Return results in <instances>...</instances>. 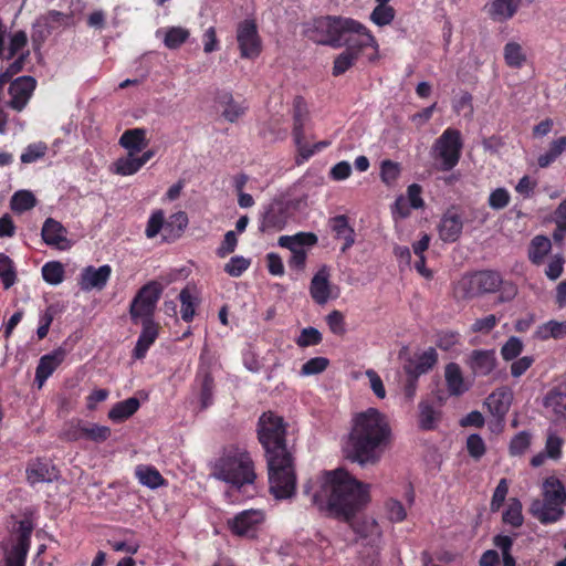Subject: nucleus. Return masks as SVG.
Wrapping results in <instances>:
<instances>
[{"label":"nucleus","instance_id":"59","mask_svg":"<svg viewBox=\"0 0 566 566\" xmlns=\"http://www.w3.org/2000/svg\"><path fill=\"white\" fill-rule=\"evenodd\" d=\"M532 442V436L526 432L522 431L515 434L510 443V453L512 455H521L523 454L531 446Z\"/></svg>","mask_w":566,"mask_h":566},{"label":"nucleus","instance_id":"36","mask_svg":"<svg viewBox=\"0 0 566 566\" xmlns=\"http://www.w3.org/2000/svg\"><path fill=\"white\" fill-rule=\"evenodd\" d=\"M503 57L506 65L512 69H521L527 61V54L523 45L513 40L504 45Z\"/></svg>","mask_w":566,"mask_h":566},{"label":"nucleus","instance_id":"4","mask_svg":"<svg viewBox=\"0 0 566 566\" xmlns=\"http://www.w3.org/2000/svg\"><path fill=\"white\" fill-rule=\"evenodd\" d=\"M269 483L271 494L276 500H287L295 494L296 476L291 459L287 455H271L268 459Z\"/></svg>","mask_w":566,"mask_h":566},{"label":"nucleus","instance_id":"28","mask_svg":"<svg viewBox=\"0 0 566 566\" xmlns=\"http://www.w3.org/2000/svg\"><path fill=\"white\" fill-rule=\"evenodd\" d=\"M119 145L126 149L128 154L139 155L148 145L146 129L133 128L125 130L119 138Z\"/></svg>","mask_w":566,"mask_h":566},{"label":"nucleus","instance_id":"18","mask_svg":"<svg viewBox=\"0 0 566 566\" xmlns=\"http://www.w3.org/2000/svg\"><path fill=\"white\" fill-rule=\"evenodd\" d=\"M264 521L261 510H245L229 521L231 531L238 536L253 537Z\"/></svg>","mask_w":566,"mask_h":566},{"label":"nucleus","instance_id":"11","mask_svg":"<svg viewBox=\"0 0 566 566\" xmlns=\"http://www.w3.org/2000/svg\"><path fill=\"white\" fill-rule=\"evenodd\" d=\"M161 294V286L157 282H150L144 285L130 304V316L134 322L138 319H151L156 304Z\"/></svg>","mask_w":566,"mask_h":566},{"label":"nucleus","instance_id":"55","mask_svg":"<svg viewBox=\"0 0 566 566\" xmlns=\"http://www.w3.org/2000/svg\"><path fill=\"white\" fill-rule=\"evenodd\" d=\"M165 213L163 210L154 211L147 222L145 230L146 237L149 239L155 238L160 231L165 234Z\"/></svg>","mask_w":566,"mask_h":566},{"label":"nucleus","instance_id":"24","mask_svg":"<svg viewBox=\"0 0 566 566\" xmlns=\"http://www.w3.org/2000/svg\"><path fill=\"white\" fill-rule=\"evenodd\" d=\"M462 228L461 217L454 211H448L443 214L438 226L439 237L444 242H454L462 233Z\"/></svg>","mask_w":566,"mask_h":566},{"label":"nucleus","instance_id":"45","mask_svg":"<svg viewBox=\"0 0 566 566\" xmlns=\"http://www.w3.org/2000/svg\"><path fill=\"white\" fill-rule=\"evenodd\" d=\"M552 243L547 237L536 235L528 249V258L534 264H541L546 256V254L551 251Z\"/></svg>","mask_w":566,"mask_h":566},{"label":"nucleus","instance_id":"34","mask_svg":"<svg viewBox=\"0 0 566 566\" xmlns=\"http://www.w3.org/2000/svg\"><path fill=\"white\" fill-rule=\"evenodd\" d=\"M156 36L163 39L166 48L176 50L189 39L190 32L184 27H167L158 29Z\"/></svg>","mask_w":566,"mask_h":566},{"label":"nucleus","instance_id":"25","mask_svg":"<svg viewBox=\"0 0 566 566\" xmlns=\"http://www.w3.org/2000/svg\"><path fill=\"white\" fill-rule=\"evenodd\" d=\"M65 358L64 349H55L52 353L41 357L35 371V380L39 387H42L45 380L54 373Z\"/></svg>","mask_w":566,"mask_h":566},{"label":"nucleus","instance_id":"31","mask_svg":"<svg viewBox=\"0 0 566 566\" xmlns=\"http://www.w3.org/2000/svg\"><path fill=\"white\" fill-rule=\"evenodd\" d=\"M27 476L31 484L51 482L57 478V471L55 467L49 462L34 461L29 464Z\"/></svg>","mask_w":566,"mask_h":566},{"label":"nucleus","instance_id":"8","mask_svg":"<svg viewBox=\"0 0 566 566\" xmlns=\"http://www.w3.org/2000/svg\"><path fill=\"white\" fill-rule=\"evenodd\" d=\"M31 534V524L28 521H21L19 523L18 535L3 547V566H25Z\"/></svg>","mask_w":566,"mask_h":566},{"label":"nucleus","instance_id":"48","mask_svg":"<svg viewBox=\"0 0 566 566\" xmlns=\"http://www.w3.org/2000/svg\"><path fill=\"white\" fill-rule=\"evenodd\" d=\"M358 56L359 54L356 53L355 51L346 49L335 59L333 66V75L338 76L344 74L348 69H350L355 64Z\"/></svg>","mask_w":566,"mask_h":566},{"label":"nucleus","instance_id":"16","mask_svg":"<svg viewBox=\"0 0 566 566\" xmlns=\"http://www.w3.org/2000/svg\"><path fill=\"white\" fill-rule=\"evenodd\" d=\"M35 87L36 81L32 76L15 78L8 88L9 98L7 105L15 112L23 111L32 97Z\"/></svg>","mask_w":566,"mask_h":566},{"label":"nucleus","instance_id":"63","mask_svg":"<svg viewBox=\"0 0 566 566\" xmlns=\"http://www.w3.org/2000/svg\"><path fill=\"white\" fill-rule=\"evenodd\" d=\"M295 342L300 347L317 345L322 342V334L314 327H306L301 331Z\"/></svg>","mask_w":566,"mask_h":566},{"label":"nucleus","instance_id":"5","mask_svg":"<svg viewBox=\"0 0 566 566\" xmlns=\"http://www.w3.org/2000/svg\"><path fill=\"white\" fill-rule=\"evenodd\" d=\"M259 440L263 446L266 459L271 455L290 454L285 444V424L283 419L272 412H265L259 420Z\"/></svg>","mask_w":566,"mask_h":566},{"label":"nucleus","instance_id":"49","mask_svg":"<svg viewBox=\"0 0 566 566\" xmlns=\"http://www.w3.org/2000/svg\"><path fill=\"white\" fill-rule=\"evenodd\" d=\"M395 9L389 4H377L370 13V20L378 27L390 24L395 19Z\"/></svg>","mask_w":566,"mask_h":566},{"label":"nucleus","instance_id":"30","mask_svg":"<svg viewBox=\"0 0 566 566\" xmlns=\"http://www.w3.org/2000/svg\"><path fill=\"white\" fill-rule=\"evenodd\" d=\"M28 38L25 32L23 31H17L10 36L9 48H8V59H12L15 55H19V57L11 64L9 71L11 73H18L22 70L23 66V60H24V52L22 50L27 45Z\"/></svg>","mask_w":566,"mask_h":566},{"label":"nucleus","instance_id":"58","mask_svg":"<svg viewBox=\"0 0 566 566\" xmlns=\"http://www.w3.org/2000/svg\"><path fill=\"white\" fill-rule=\"evenodd\" d=\"M48 147L44 143L30 144L21 154L23 164H32L41 159L46 154Z\"/></svg>","mask_w":566,"mask_h":566},{"label":"nucleus","instance_id":"29","mask_svg":"<svg viewBox=\"0 0 566 566\" xmlns=\"http://www.w3.org/2000/svg\"><path fill=\"white\" fill-rule=\"evenodd\" d=\"M216 103L221 109L222 116L231 123L240 118L245 112V107L239 103H235L233 101L232 94L227 91H221L217 94Z\"/></svg>","mask_w":566,"mask_h":566},{"label":"nucleus","instance_id":"52","mask_svg":"<svg viewBox=\"0 0 566 566\" xmlns=\"http://www.w3.org/2000/svg\"><path fill=\"white\" fill-rule=\"evenodd\" d=\"M0 277L4 289H10L17 280L13 262L3 253H0Z\"/></svg>","mask_w":566,"mask_h":566},{"label":"nucleus","instance_id":"51","mask_svg":"<svg viewBox=\"0 0 566 566\" xmlns=\"http://www.w3.org/2000/svg\"><path fill=\"white\" fill-rule=\"evenodd\" d=\"M385 515L392 523L402 522L407 517V511L401 502L388 499L384 504Z\"/></svg>","mask_w":566,"mask_h":566},{"label":"nucleus","instance_id":"57","mask_svg":"<svg viewBox=\"0 0 566 566\" xmlns=\"http://www.w3.org/2000/svg\"><path fill=\"white\" fill-rule=\"evenodd\" d=\"M251 265V260L241 255L232 256L224 265V271L232 277L241 276Z\"/></svg>","mask_w":566,"mask_h":566},{"label":"nucleus","instance_id":"43","mask_svg":"<svg viewBox=\"0 0 566 566\" xmlns=\"http://www.w3.org/2000/svg\"><path fill=\"white\" fill-rule=\"evenodd\" d=\"M188 226V217L186 212L178 211L172 213L165 224V239L179 238Z\"/></svg>","mask_w":566,"mask_h":566},{"label":"nucleus","instance_id":"26","mask_svg":"<svg viewBox=\"0 0 566 566\" xmlns=\"http://www.w3.org/2000/svg\"><path fill=\"white\" fill-rule=\"evenodd\" d=\"M522 0H493L485 6L488 14L497 22L510 20L521 7Z\"/></svg>","mask_w":566,"mask_h":566},{"label":"nucleus","instance_id":"2","mask_svg":"<svg viewBox=\"0 0 566 566\" xmlns=\"http://www.w3.org/2000/svg\"><path fill=\"white\" fill-rule=\"evenodd\" d=\"M392 439L388 417L376 408L355 413L343 446L345 457L360 467L378 463Z\"/></svg>","mask_w":566,"mask_h":566},{"label":"nucleus","instance_id":"13","mask_svg":"<svg viewBox=\"0 0 566 566\" xmlns=\"http://www.w3.org/2000/svg\"><path fill=\"white\" fill-rule=\"evenodd\" d=\"M502 283L501 275L494 271H482L469 277H463L458 285L465 297H472L480 293L495 292Z\"/></svg>","mask_w":566,"mask_h":566},{"label":"nucleus","instance_id":"20","mask_svg":"<svg viewBox=\"0 0 566 566\" xmlns=\"http://www.w3.org/2000/svg\"><path fill=\"white\" fill-rule=\"evenodd\" d=\"M438 361V353L433 347L416 353L405 366L406 373L417 378L431 370Z\"/></svg>","mask_w":566,"mask_h":566},{"label":"nucleus","instance_id":"46","mask_svg":"<svg viewBox=\"0 0 566 566\" xmlns=\"http://www.w3.org/2000/svg\"><path fill=\"white\" fill-rule=\"evenodd\" d=\"M36 203L35 197L31 191L28 190H19L17 191L10 201V207L12 211L17 213H22L32 209Z\"/></svg>","mask_w":566,"mask_h":566},{"label":"nucleus","instance_id":"42","mask_svg":"<svg viewBox=\"0 0 566 566\" xmlns=\"http://www.w3.org/2000/svg\"><path fill=\"white\" fill-rule=\"evenodd\" d=\"M511 400V391L509 389L501 388L488 397L486 403L492 412L496 415H504L510 408Z\"/></svg>","mask_w":566,"mask_h":566},{"label":"nucleus","instance_id":"32","mask_svg":"<svg viewBox=\"0 0 566 566\" xmlns=\"http://www.w3.org/2000/svg\"><path fill=\"white\" fill-rule=\"evenodd\" d=\"M444 379L450 395L460 396L469 389L465 382L461 368L455 363H450L444 368Z\"/></svg>","mask_w":566,"mask_h":566},{"label":"nucleus","instance_id":"3","mask_svg":"<svg viewBox=\"0 0 566 566\" xmlns=\"http://www.w3.org/2000/svg\"><path fill=\"white\" fill-rule=\"evenodd\" d=\"M212 475L240 490L254 483L255 472L250 454L239 448L227 450L214 463Z\"/></svg>","mask_w":566,"mask_h":566},{"label":"nucleus","instance_id":"62","mask_svg":"<svg viewBox=\"0 0 566 566\" xmlns=\"http://www.w3.org/2000/svg\"><path fill=\"white\" fill-rule=\"evenodd\" d=\"M400 176V166L391 160H385L381 164L380 177L388 185H394Z\"/></svg>","mask_w":566,"mask_h":566},{"label":"nucleus","instance_id":"10","mask_svg":"<svg viewBox=\"0 0 566 566\" xmlns=\"http://www.w3.org/2000/svg\"><path fill=\"white\" fill-rule=\"evenodd\" d=\"M317 238L311 232H300L295 235H282L279 238V245L291 252L289 265L295 270H303L307 258L306 248L315 245Z\"/></svg>","mask_w":566,"mask_h":566},{"label":"nucleus","instance_id":"56","mask_svg":"<svg viewBox=\"0 0 566 566\" xmlns=\"http://www.w3.org/2000/svg\"><path fill=\"white\" fill-rule=\"evenodd\" d=\"M83 432L85 434V439L92 440L94 442H104L111 436V428L107 426L86 422Z\"/></svg>","mask_w":566,"mask_h":566},{"label":"nucleus","instance_id":"23","mask_svg":"<svg viewBox=\"0 0 566 566\" xmlns=\"http://www.w3.org/2000/svg\"><path fill=\"white\" fill-rule=\"evenodd\" d=\"M42 238L49 245L60 250L71 248V242L66 238V229L56 220L48 219L42 227Z\"/></svg>","mask_w":566,"mask_h":566},{"label":"nucleus","instance_id":"6","mask_svg":"<svg viewBox=\"0 0 566 566\" xmlns=\"http://www.w3.org/2000/svg\"><path fill=\"white\" fill-rule=\"evenodd\" d=\"M343 45L347 49L360 53L366 49H371L373 53L368 55L370 62L379 59V44L370 30L361 22L347 18L344 27Z\"/></svg>","mask_w":566,"mask_h":566},{"label":"nucleus","instance_id":"40","mask_svg":"<svg viewBox=\"0 0 566 566\" xmlns=\"http://www.w3.org/2000/svg\"><path fill=\"white\" fill-rule=\"evenodd\" d=\"M135 474L138 482L149 489H157L165 482L159 471L149 465H138L135 470Z\"/></svg>","mask_w":566,"mask_h":566},{"label":"nucleus","instance_id":"50","mask_svg":"<svg viewBox=\"0 0 566 566\" xmlns=\"http://www.w3.org/2000/svg\"><path fill=\"white\" fill-rule=\"evenodd\" d=\"M503 521L514 527L523 524L522 503L517 499H511L506 510L503 513Z\"/></svg>","mask_w":566,"mask_h":566},{"label":"nucleus","instance_id":"1","mask_svg":"<svg viewBox=\"0 0 566 566\" xmlns=\"http://www.w3.org/2000/svg\"><path fill=\"white\" fill-rule=\"evenodd\" d=\"M370 485L344 469L324 471L304 485V494L321 512L349 521L370 501Z\"/></svg>","mask_w":566,"mask_h":566},{"label":"nucleus","instance_id":"61","mask_svg":"<svg viewBox=\"0 0 566 566\" xmlns=\"http://www.w3.org/2000/svg\"><path fill=\"white\" fill-rule=\"evenodd\" d=\"M329 365L325 357H314L308 359L301 369L302 376H313L323 373Z\"/></svg>","mask_w":566,"mask_h":566},{"label":"nucleus","instance_id":"14","mask_svg":"<svg viewBox=\"0 0 566 566\" xmlns=\"http://www.w3.org/2000/svg\"><path fill=\"white\" fill-rule=\"evenodd\" d=\"M357 542L370 548V554L376 555L381 543L382 531L378 522L371 516H361L353 525Z\"/></svg>","mask_w":566,"mask_h":566},{"label":"nucleus","instance_id":"9","mask_svg":"<svg viewBox=\"0 0 566 566\" xmlns=\"http://www.w3.org/2000/svg\"><path fill=\"white\" fill-rule=\"evenodd\" d=\"M462 143L460 132L447 128L433 145V155L443 170L452 169L459 161Z\"/></svg>","mask_w":566,"mask_h":566},{"label":"nucleus","instance_id":"33","mask_svg":"<svg viewBox=\"0 0 566 566\" xmlns=\"http://www.w3.org/2000/svg\"><path fill=\"white\" fill-rule=\"evenodd\" d=\"M547 412L554 416L555 421L566 422V392L559 389L551 390L544 400Z\"/></svg>","mask_w":566,"mask_h":566},{"label":"nucleus","instance_id":"22","mask_svg":"<svg viewBox=\"0 0 566 566\" xmlns=\"http://www.w3.org/2000/svg\"><path fill=\"white\" fill-rule=\"evenodd\" d=\"M531 514L543 524H551L559 521L564 516V509L555 502L534 500L530 507Z\"/></svg>","mask_w":566,"mask_h":566},{"label":"nucleus","instance_id":"27","mask_svg":"<svg viewBox=\"0 0 566 566\" xmlns=\"http://www.w3.org/2000/svg\"><path fill=\"white\" fill-rule=\"evenodd\" d=\"M142 324L143 331L134 349V357L137 359L145 357L147 350L158 337V325L153 319L143 321Z\"/></svg>","mask_w":566,"mask_h":566},{"label":"nucleus","instance_id":"12","mask_svg":"<svg viewBox=\"0 0 566 566\" xmlns=\"http://www.w3.org/2000/svg\"><path fill=\"white\" fill-rule=\"evenodd\" d=\"M237 42L242 59L255 60L262 51V41L253 20L241 21L237 27Z\"/></svg>","mask_w":566,"mask_h":566},{"label":"nucleus","instance_id":"21","mask_svg":"<svg viewBox=\"0 0 566 566\" xmlns=\"http://www.w3.org/2000/svg\"><path fill=\"white\" fill-rule=\"evenodd\" d=\"M154 155L153 150H146L140 155L127 153L126 156L119 157L113 164V171L119 176H132L149 161Z\"/></svg>","mask_w":566,"mask_h":566},{"label":"nucleus","instance_id":"54","mask_svg":"<svg viewBox=\"0 0 566 566\" xmlns=\"http://www.w3.org/2000/svg\"><path fill=\"white\" fill-rule=\"evenodd\" d=\"M213 402V379L210 375L205 374L201 379L199 405L200 410H205Z\"/></svg>","mask_w":566,"mask_h":566},{"label":"nucleus","instance_id":"17","mask_svg":"<svg viewBox=\"0 0 566 566\" xmlns=\"http://www.w3.org/2000/svg\"><path fill=\"white\" fill-rule=\"evenodd\" d=\"M302 107V102L297 101L295 104L293 136L295 145L297 147L298 155L302 157V160L304 161L314 156L316 153L322 151L323 149L328 147L329 142L323 140L314 145H308L307 143L304 142V119Z\"/></svg>","mask_w":566,"mask_h":566},{"label":"nucleus","instance_id":"44","mask_svg":"<svg viewBox=\"0 0 566 566\" xmlns=\"http://www.w3.org/2000/svg\"><path fill=\"white\" fill-rule=\"evenodd\" d=\"M566 150V136L558 137L549 144L546 153L537 158L541 168H546L553 164Z\"/></svg>","mask_w":566,"mask_h":566},{"label":"nucleus","instance_id":"7","mask_svg":"<svg viewBox=\"0 0 566 566\" xmlns=\"http://www.w3.org/2000/svg\"><path fill=\"white\" fill-rule=\"evenodd\" d=\"M346 19L343 17L317 18L308 25L306 34L316 43L340 48L343 45Z\"/></svg>","mask_w":566,"mask_h":566},{"label":"nucleus","instance_id":"64","mask_svg":"<svg viewBox=\"0 0 566 566\" xmlns=\"http://www.w3.org/2000/svg\"><path fill=\"white\" fill-rule=\"evenodd\" d=\"M467 450L472 458L479 460L484 455L486 447L483 439L473 433L467 438Z\"/></svg>","mask_w":566,"mask_h":566},{"label":"nucleus","instance_id":"53","mask_svg":"<svg viewBox=\"0 0 566 566\" xmlns=\"http://www.w3.org/2000/svg\"><path fill=\"white\" fill-rule=\"evenodd\" d=\"M439 413L428 402L419 405V423L422 429H433L438 422Z\"/></svg>","mask_w":566,"mask_h":566},{"label":"nucleus","instance_id":"60","mask_svg":"<svg viewBox=\"0 0 566 566\" xmlns=\"http://www.w3.org/2000/svg\"><path fill=\"white\" fill-rule=\"evenodd\" d=\"M563 444V439L556 432L548 430L545 444V452L547 457L554 460L559 459L562 455Z\"/></svg>","mask_w":566,"mask_h":566},{"label":"nucleus","instance_id":"19","mask_svg":"<svg viewBox=\"0 0 566 566\" xmlns=\"http://www.w3.org/2000/svg\"><path fill=\"white\" fill-rule=\"evenodd\" d=\"M111 274L112 269L107 264L99 268L86 266L80 275V287L83 291L102 290L107 284Z\"/></svg>","mask_w":566,"mask_h":566},{"label":"nucleus","instance_id":"15","mask_svg":"<svg viewBox=\"0 0 566 566\" xmlns=\"http://www.w3.org/2000/svg\"><path fill=\"white\" fill-rule=\"evenodd\" d=\"M310 294L318 305H324L339 296V289L331 282V270L328 266H321L313 275L310 284Z\"/></svg>","mask_w":566,"mask_h":566},{"label":"nucleus","instance_id":"35","mask_svg":"<svg viewBox=\"0 0 566 566\" xmlns=\"http://www.w3.org/2000/svg\"><path fill=\"white\" fill-rule=\"evenodd\" d=\"M329 224L336 238L344 240L342 251L345 252L355 243V231L349 226L347 217L336 216L331 219Z\"/></svg>","mask_w":566,"mask_h":566},{"label":"nucleus","instance_id":"39","mask_svg":"<svg viewBox=\"0 0 566 566\" xmlns=\"http://www.w3.org/2000/svg\"><path fill=\"white\" fill-rule=\"evenodd\" d=\"M496 358L492 350H476L471 356V368L478 375H488L495 367Z\"/></svg>","mask_w":566,"mask_h":566},{"label":"nucleus","instance_id":"37","mask_svg":"<svg viewBox=\"0 0 566 566\" xmlns=\"http://www.w3.org/2000/svg\"><path fill=\"white\" fill-rule=\"evenodd\" d=\"M543 497L549 502L566 505V489L556 476H549L543 482Z\"/></svg>","mask_w":566,"mask_h":566},{"label":"nucleus","instance_id":"41","mask_svg":"<svg viewBox=\"0 0 566 566\" xmlns=\"http://www.w3.org/2000/svg\"><path fill=\"white\" fill-rule=\"evenodd\" d=\"M536 337L542 340L549 338L562 339L566 337V322L548 321L537 327Z\"/></svg>","mask_w":566,"mask_h":566},{"label":"nucleus","instance_id":"47","mask_svg":"<svg viewBox=\"0 0 566 566\" xmlns=\"http://www.w3.org/2000/svg\"><path fill=\"white\" fill-rule=\"evenodd\" d=\"M43 280L51 285H59L64 280V266L61 262L51 261L42 266Z\"/></svg>","mask_w":566,"mask_h":566},{"label":"nucleus","instance_id":"38","mask_svg":"<svg viewBox=\"0 0 566 566\" xmlns=\"http://www.w3.org/2000/svg\"><path fill=\"white\" fill-rule=\"evenodd\" d=\"M140 402L137 398H128L115 403L108 411V418L113 422H122L132 417L139 408Z\"/></svg>","mask_w":566,"mask_h":566}]
</instances>
